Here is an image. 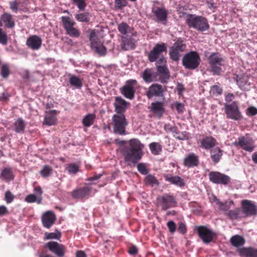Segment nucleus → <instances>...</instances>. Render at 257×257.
<instances>
[{"label":"nucleus","instance_id":"nucleus-26","mask_svg":"<svg viewBox=\"0 0 257 257\" xmlns=\"http://www.w3.org/2000/svg\"><path fill=\"white\" fill-rule=\"evenodd\" d=\"M200 147L205 150H210L217 144L216 140L211 136L205 137L200 141Z\"/></svg>","mask_w":257,"mask_h":257},{"label":"nucleus","instance_id":"nucleus-18","mask_svg":"<svg viewBox=\"0 0 257 257\" xmlns=\"http://www.w3.org/2000/svg\"><path fill=\"white\" fill-rule=\"evenodd\" d=\"M45 247L48 248L52 252L59 257L64 255L66 248L62 244L56 241H49L45 244Z\"/></svg>","mask_w":257,"mask_h":257},{"label":"nucleus","instance_id":"nucleus-45","mask_svg":"<svg viewBox=\"0 0 257 257\" xmlns=\"http://www.w3.org/2000/svg\"><path fill=\"white\" fill-rule=\"evenodd\" d=\"M11 74L10 66L7 64H3L1 68V75L3 78L7 79Z\"/></svg>","mask_w":257,"mask_h":257},{"label":"nucleus","instance_id":"nucleus-5","mask_svg":"<svg viewBox=\"0 0 257 257\" xmlns=\"http://www.w3.org/2000/svg\"><path fill=\"white\" fill-rule=\"evenodd\" d=\"M201 58L197 51H190L186 53L182 58V65L187 69L194 70L200 64Z\"/></svg>","mask_w":257,"mask_h":257},{"label":"nucleus","instance_id":"nucleus-20","mask_svg":"<svg viewBox=\"0 0 257 257\" xmlns=\"http://www.w3.org/2000/svg\"><path fill=\"white\" fill-rule=\"evenodd\" d=\"M130 104V102L126 101L120 96L115 97L113 103L115 114H124Z\"/></svg>","mask_w":257,"mask_h":257},{"label":"nucleus","instance_id":"nucleus-31","mask_svg":"<svg viewBox=\"0 0 257 257\" xmlns=\"http://www.w3.org/2000/svg\"><path fill=\"white\" fill-rule=\"evenodd\" d=\"M56 120V110H53L47 112V114L44 118V123L48 125H52L55 124Z\"/></svg>","mask_w":257,"mask_h":257},{"label":"nucleus","instance_id":"nucleus-2","mask_svg":"<svg viewBox=\"0 0 257 257\" xmlns=\"http://www.w3.org/2000/svg\"><path fill=\"white\" fill-rule=\"evenodd\" d=\"M186 23L190 28L201 32L205 31L209 28L207 20L202 16L188 14L186 16Z\"/></svg>","mask_w":257,"mask_h":257},{"label":"nucleus","instance_id":"nucleus-34","mask_svg":"<svg viewBox=\"0 0 257 257\" xmlns=\"http://www.w3.org/2000/svg\"><path fill=\"white\" fill-rule=\"evenodd\" d=\"M241 208L237 207L234 209L229 210L226 214L230 219L234 220L243 218Z\"/></svg>","mask_w":257,"mask_h":257},{"label":"nucleus","instance_id":"nucleus-51","mask_svg":"<svg viewBox=\"0 0 257 257\" xmlns=\"http://www.w3.org/2000/svg\"><path fill=\"white\" fill-rule=\"evenodd\" d=\"M72 2L75 4L80 11H84L87 5L85 0H72Z\"/></svg>","mask_w":257,"mask_h":257},{"label":"nucleus","instance_id":"nucleus-7","mask_svg":"<svg viewBox=\"0 0 257 257\" xmlns=\"http://www.w3.org/2000/svg\"><path fill=\"white\" fill-rule=\"evenodd\" d=\"M166 59L163 56H161L156 61V66L160 75V81L162 83H167L170 78L169 70L166 66Z\"/></svg>","mask_w":257,"mask_h":257},{"label":"nucleus","instance_id":"nucleus-21","mask_svg":"<svg viewBox=\"0 0 257 257\" xmlns=\"http://www.w3.org/2000/svg\"><path fill=\"white\" fill-rule=\"evenodd\" d=\"M91 191V188L90 187H80L72 191L71 195L73 199H82L88 196Z\"/></svg>","mask_w":257,"mask_h":257},{"label":"nucleus","instance_id":"nucleus-17","mask_svg":"<svg viewBox=\"0 0 257 257\" xmlns=\"http://www.w3.org/2000/svg\"><path fill=\"white\" fill-rule=\"evenodd\" d=\"M167 47L165 43H158L148 54V59L151 62H155L161 57L163 52H167Z\"/></svg>","mask_w":257,"mask_h":257},{"label":"nucleus","instance_id":"nucleus-43","mask_svg":"<svg viewBox=\"0 0 257 257\" xmlns=\"http://www.w3.org/2000/svg\"><path fill=\"white\" fill-rule=\"evenodd\" d=\"M91 48L100 56H104L106 54V48L101 42L97 43L95 46H93Z\"/></svg>","mask_w":257,"mask_h":257},{"label":"nucleus","instance_id":"nucleus-16","mask_svg":"<svg viewBox=\"0 0 257 257\" xmlns=\"http://www.w3.org/2000/svg\"><path fill=\"white\" fill-rule=\"evenodd\" d=\"M235 147H239L242 149L248 152H252L255 148L254 141L251 138L240 136L238 138V141L233 143Z\"/></svg>","mask_w":257,"mask_h":257},{"label":"nucleus","instance_id":"nucleus-53","mask_svg":"<svg viewBox=\"0 0 257 257\" xmlns=\"http://www.w3.org/2000/svg\"><path fill=\"white\" fill-rule=\"evenodd\" d=\"M67 171L69 174H76L79 170V167L77 165L71 163L67 167Z\"/></svg>","mask_w":257,"mask_h":257},{"label":"nucleus","instance_id":"nucleus-62","mask_svg":"<svg viewBox=\"0 0 257 257\" xmlns=\"http://www.w3.org/2000/svg\"><path fill=\"white\" fill-rule=\"evenodd\" d=\"M138 248L134 245H131L128 249V252L131 255H135L138 252Z\"/></svg>","mask_w":257,"mask_h":257},{"label":"nucleus","instance_id":"nucleus-4","mask_svg":"<svg viewBox=\"0 0 257 257\" xmlns=\"http://www.w3.org/2000/svg\"><path fill=\"white\" fill-rule=\"evenodd\" d=\"M187 45L185 41L182 38L177 39L170 48L169 55L170 59L175 62H178L183 53L186 51Z\"/></svg>","mask_w":257,"mask_h":257},{"label":"nucleus","instance_id":"nucleus-46","mask_svg":"<svg viewBox=\"0 0 257 257\" xmlns=\"http://www.w3.org/2000/svg\"><path fill=\"white\" fill-rule=\"evenodd\" d=\"M70 84L76 88H80L82 86V83L80 78L76 76H72L69 79Z\"/></svg>","mask_w":257,"mask_h":257},{"label":"nucleus","instance_id":"nucleus-30","mask_svg":"<svg viewBox=\"0 0 257 257\" xmlns=\"http://www.w3.org/2000/svg\"><path fill=\"white\" fill-rule=\"evenodd\" d=\"M223 155V151L219 147H214L210 150V158L214 163L219 162Z\"/></svg>","mask_w":257,"mask_h":257},{"label":"nucleus","instance_id":"nucleus-1","mask_svg":"<svg viewBox=\"0 0 257 257\" xmlns=\"http://www.w3.org/2000/svg\"><path fill=\"white\" fill-rule=\"evenodd\" d=\"M144 146L137 139H132L128 141V146L122 148L120 152L125 162L130 164H136L142 158Z\"/></svg>","mask_w":257,"mask_h":257},{"label":"nucleus","instance_id":"nucleus-54","mask_svg":"<svg viewBox=\"0 0 257 257\" xmlns=\"http://www.w3.org/2000/svg\"><path fill=\"white\" fill-rule=\"evenodd\" d=\"M210 91L213 95H219L222 94V89L219 86L214 85L211 87Z\"/></svg>","mask_w":257,"mask_h":257},{"label":"nucleus","instance_id":"nucleus-37","mask_svg":"<svg viewBox=\"0 0 257 257\" xmlns=\"http://www.w3.org/2000/svg\"><path fill=\"white\" fill-rule=\"evenodd\" d=\"M230 241L233 246L239 247L243 245L245 241L242 236L239 235H235L231 237Z\"/></svg>","mask_w":257,"mask_h":257},{"label":"nucleus","instance_id":"nucleus-8","mask_svg":"<svg viewBox=\"0 0 257 257\" xmlns=\"http://www.w3.org/2000/svg\"><path fill=\"white\" fill-rule=\"evenodd\" d=\"M157 205L160 207L162 210L166 211L167 209L177 206V202L175 197L173 195L165 194L158 197L157 199Z\"/></svg>","mask_w":257,"mask_h":257},{"label":"nucleus","instance_id":"nucleus-63","mask_svg":"<svg viewBox=\"0 0 257 257\" xmlns=\"http://www.w3.org/2000/svg\"><path fill=\"white\" fill-rule=\"evenodd\" d=\"M25 201L28 203H33L36 201V196L34 194L28 195L25 198Z\"/></svg>","mask_w":257,"mask_h":257},{"label":"nucleus","instance_id":"nucleus-41","mask_svg":"<svg viewBox=\"0 0 257 257\" xmlns=\"http://www.w3.org/2000/svg\"><path fill=\"white\" fill-rule=\"evenodd\" d=\"M149 148L154 155H158L162 152V146L159 143L153 142L150 144Z\"/></svg>","mask_w":257,"mask_h":257},{"label":"nucleus","instance_id":"nucleus-32","mask_svg":"<svg viewBox=\"0 0 257 257\" xmlns=\"http://www.w3.org/2000/svg\"><path fill=\"white\" fill-rule=\"evenodd\" d=\"M239 252L241 256L257 257V249L253 247H242L239 249Z\"/></svg>","mask_w":257,"mask_h":257},{"label":"nucleus","instance_id":"nucleus-39","mask_svg":"<svg viewBox=\"0 0 257 257\" xmlns=\"http://www.w3.org/2000/svg\"><path fill=\"white\" fill-rule=\"evenodd\" d=\"M95 118V114L89 113L83 117L82 123L84 126L89 127L94 123Z\"/></svg>","mask_w":257,"mask_h":257},{"label":"nucleus","instance_id":"nucleus-14","mask_svg":"<svg viewBox=\"0 0 257 257\" xmlns=\"http://www.w3.org/2000/svg\"><path fill=\"white\" fill-rule=\"evenodd\" d=\"M241 209L243 218L257 214V206L255 203L248 200H242L241 201Z\"/></svg>","mask_w":257,"mask_h":257},{"label":"nucleus","instance_id":"nucleus-33","mask_svg":"<svg viewBox=\"0 0 257 257\" xmlns=\"http://www.w3.org/2000/svg\"><path fill=\"white\" fill-rule=\"evenodd\" d=\"M213 200L215 202L216 204L218 206L219 209L223 211L228 210L230 208V206L234 204L232 200L226 201L224 202H221L215 196L214 197Z\"/></svg>","mask_w":257,"mask_h":257},{"label":"nucleus","instance_id":"nucleus-35","mask_svg":"<svg viewBox=\"0 0 257 257\" xmlns=\"http://www.w3.org/2000/svg\"><path fill=\"white\" fill-rule=\"evenodd\" d=\"M0 178H3L7 182L13 180L14 175L13 173L12 169L10 168H5L1 172Z\"/></svg>","mask_w":257,"mask_h":257},{"label":"nucleus","instance_id":"nucleus-3","mask_svg":"<svg viewBox=\"0 0 257 257\" xmlns=\"http://www.w3.org/2000/svg\"><path fill=\"white\" fill-rule=\"evenodd\" d=\"M113 132L115 134L126 135V127L128 122L124 114H114L112 116Z\"/></svg>","mask_w":257,"mask_h":257},{"label":"nucleus","instance_id":"nucleus-49","mask_svg":"<svg viewBox=\"0 0 257 257\" xmlns=\"http://www.w3.org/2000/svg\"><path fill=\"white\" fill-rule=\"evenodd\" d=\"M52 171L53 170L50 166L48 165H45L40 171V173L42 177L46 178L51 174L52 173Z\"/></svg>","mask_w":257,"mask_h":257},{"label":"nucleus","instance_id":"nucleus-58","mask_svg":"<svg viewBox=\"0 0 257 257\" xmlns=\"http://www.w3.org/2000/svg\"><path fill=\"white\" fill-rule=\"evenodd\" d=\"M14 196L10 191L6 192L5 199L7 203H11L14 200Z\"/></svg>","mask_w":257,"mask_h":257},{"label":"nucleus","instance_id":"nucleus-47","mask_svg":"<svg viewBox=\"0 0 257 257\" xmlns=\"http://www.w3.org/2000/svg\"><path fill=\"white\" fill-rule=\"evenodd\" d=\"M89 41L90 42L91 47L95 46L97 43L101 42L99 41L98 36L96 35L95 30L91 31L89 36Z\"/></svg>","mask_w":257,"mask_h":257},{"label":"nucleus","instance_id":"nucleus-27","mask_svg":"<svg viewBox=\"0 0 257 257\" xmlns=\"http://www.w3.org/2000/svg\"><path fill=\"white\" fill-rule=\"evenodd\" d=\"M135 39L132 38H128L125 36L122 37L121 43V49L123 50H128L135 48Z\"/></svg>","mask_w":257,"mask_h":257},{"label":"nucleus","instance_id":"nucleus-25","mask_svg":"<svg viewBox=\"0 0 257 257\" xmlns=\"http://www.w3.org/2000/svg\"><path fill=\"white\" fill-rule=\"evenodd\" d=\"M150 111L159 118H161L164 113L165 109L163 102L156 101L151 103Z\"/></svg>","mask_w":257,"mask_h":257},{"label":"nucleus","instance_id":"nucleus-40","mask_svg":"<svg viewBox=\"0 0 257 257\" xmlns=\"http://www.w3.org/2000/svg\"><path fill=\"white\" fill-rule=\"evenodd\" d=\"M25 126L26 124L21 118H18L14 123V130L17 133H23Z\"/></svg>","mask_w":257,"mask_h":257},{"label":"nucleus","instance_id":"nucleus-15","mask_svg":"<svg viewBox=\"0 0 257 257\" xmlns=\"http://www.w3.org/2000/svg\"><path fill=\"white\" fill-rule=\"evenodd\" d=\"M210 182L216 184L226 185L230 183L231 179L228 176L217 171H211L209 174Z\"/></svg>","mask_w":257,"mask_h":257},{"label":"nucleus","instance_id":"nucleus-12","mask_svg":"<svg viewBox=\"0 0 257 257\" xmlns=\"http://www.w3.org/2000/svg\"><path fill=\"white\" fill-rule=\"evenodd\" d=\"M137 84V81L136 80H127L125 84L120 89L121 93L126 98L134 99Z\"/></svg>","mask_w":257,"mask_h":257},{"label":"nucleus","instance_id":"nucleus-13","mask_svg":"<svg viewBox=\"0 0 257 257\" xmlns=\"http://www.w3.org/2000/svg\"><path fill=\"white\" fill-rule=\"evenodd\" d=\"M167 91V87L155 83L152 84L146 90L145 94L148 99L153 97H164V92Z\"/></svg>","mask_w":257,"mask_h":257},{"label":"nucleus","instance_id":"nucleus-48","mask_svg":"<svg viewBox=\"0 0 257 257\" xmlns=\"http://www.w3.org/2000/svg\"><path fill=\"white\" fill-rule=\"evenodd\" d=\"M22 4L20 2L16 0L11 1L9 2L10 8L14 13H17L19 10L21 9L20 8V6Z\"/></svg>","mask_w":257,"mask_h":257},{"label":"nucleus","instance_id":"nucleus-23","mask_svg":"<svg viewBox=\"0 0 257 257\" xmlns=\"http://www.w3.org/2000/svg\"><path fill=\"white\" fill-rule=\"evenodd\" d=\"M56 216L54 213L51 211H46L42 217V222L44 227L49 228L54 223Z\"/></svg>","mask_w":257,"mask_h":257},{"label":"nucleus","instance_id":"nucleus-57","mask_svg":"<svg viewBox=\"0 0 257 257\" xmlns=\"http://www.w3.org/2000/svg\"><path fill=\"white\" fill-rule=\"evenodd\" d=\"M173 105H174L175 107V108L177 111V112L178 113H182L184 112V105L183 103H182L180 102L177 101V102H175L173 104Z\"/></svg>","mask_w":257,"mask_h":257},{"label":"nucleus","instance_id":"nucleus-42","mask_svg":"<svg viewBox=\"0 0 257 257\" xmlns=\"http://www.w3.org/2000/svg\"><path fill=\"white\" fill-rule=\"evenodd\" d=\"M144 181L146 185L148 186H154L159 185V182L156 178L151 174L148 175L145 177Z\"/></svg>","mask_w":257,"mask_h":257},{"label":"nucleus","instance_id":"nucleus-59","mask_svg":"<svg viewBox=\"0 0 257 257\" xmlns=\"http://www.w3.org/2000/svg\"><path fill=\"white\" fill-rule=\"evenodd\" d=\"M246 115L248 116H254L257 114V108L254 106H250L246 110Z\"/></svg>","mask_w":257,"mask_h":257},{"label":"nucleus","instance_id":"nucleus-22","mask_svg":"<svg viewBox=\"0 0 257 257\" xmlns=\"http://www.w3.org/2000/svg\"><path fill=\"white\" fill-rule=\"evenodd\" d=\"M41 38L37 35L29 37L26 41L27 46L32 50H36L40 49L42 45Z\"/></svg>","mask_w":257,"mask_h":257},{"label":"nucleus","instance_id":"nucleus-9","mask_svg":"<svg viewBox=\"0 0 257 257\" xmlns=\"http://www.w3.org/2000/svg\"><path fill=\"white\" fill-rule=\"evenodd\" d=\"M224 111L228 118L239 120L242 118L241 112L236 101H233L229 104H225Z\"/></svg>","mask_w":257,"mask_h":257},{"label":"nucleus","instance_id":"nucleus-55","mask_svg":"<svg viewBox=\"0 0 257 257\" xmlns=\"http://www.w3.org/2000/svg\"><path fill=\"white\" fill-rule=\"evenodd\" d=\"M138 171L143 175H147L148 173V171L146 166L144 163H139L137 165Z\"/></svg>","mask_w":257,"mask_h":257},{"label":"nucleus","instance_id":"nucleus-52","mask_svg":"<svg viewBox=\"0 0 257 257\" xmlns=\"http://www.w3.org/2000/svg\"><path fill=\"white\" fill-rule=\"evenodd\" d=\"M174 138L179 140H188L190 138V134L186 131L180 132V134L174 135Z\"/></svg>","mask_w":257,"mask_h":257},{"label":"nucleus","instance_id":"nucleus-44","mask_svg":"<svg viewBox=\"0 0 257 257\" xmlns=\"http://www.w3.org/2000/svg\"><path fill=\"white\" fill-rule=\"evenodd\" d=\"M118 31L122 35H125L131 32V28L129 25L124 22H122L118 26Z\"/></svg>","mask_w":257,"mask_h":257},{"label":"nucleus","instance_id":"nucleus-56","mask_svg":"<svg viewBox=\"0 0 257 257\" xmlns=\"http://www.w3.org/2000/svg\"><path fill=\"white\" fill-rule=\"evenodd\" d=\"M167 226L169 229L170 232L172 234L174 233L176 230V225L175 223L172 220L168 221L167 223Z\"/></svg>","mask_w":257,"mask_h":257},{"label":"nucleus","instance_id":"nucleus-24","mask_svg":"<svg viewBox=\"0 0 257 257\" xmlns=\"http://www.w3.org/2000/svg\"><path fill=\"white\" fill-rule=\"evenodd\" d=\"M199 163V157L194 153L188 154L183 160L184 165L188 168L197 167Z\"/></svg>","mask_w":257,"mask_h":257},{"label":"nucleus","instance_id":"nucleus-64","mask_svg":"<svg viewBox=\"0 0 257 257\" xmlns=\"http://www.w3.org/2000/svg\"><path fill=\"white\" fill-rule=\"evenodd\" d=\"M8 214V208L4 205L0 206V216Z\"/></svg>","mask_w":257,"mask_h":257},{"label":"nucleus","instance_id":"nucleus-61","mask_svg":"<svg viewBox=\"0 0 257 257\" xmlns=\"http://www.w3.org/2000/svg\"><path fill=\"white\" fill-rule=\"evenodd\" d=\"M206 4L207 7L214 12L217 8V6L216 4L214 2L213 0H206Z\"/></svg>","mask_w":257,"mask_h":257},{"label":"nucleus","instance_id":"nucleus-11","mask_svg":"<svg viewBox=\"0 0 257 257\" xmlns=\"http://www.w3.org/2000/svg\"><path fill=\"white\" fill-rule=\"evenodd\" d=\"M209 63L213 75H219L221 73L220 66L223 61L222 58L219 53H214L210 55L208 58Z\"/></svg>","mask_w":257,"mask_h":257},{"label":"nucleus","instance_id":"nucleus-50","mask_svg":"<svg viewBox=\"0 0 257 257\" xmlns=\"http://www.w3.org/2000/svg\"><path fill=\"white\" fill-rule=\"evenodd\" d=\"M61 235L60 232H46L44 235V239H59Z\"/></svg>","mask_w":257,"mask_h":257},{"label":"nucleus","instance_id":"nucleus-19","mask_svg":"<svg viewBox=\"0 0 257 257\" xmlns=\"http://www.w3.org/2000/svg\"><path fill=\"white\" fill-rule=\"evenodd\" d=\"M152 13L156 18V22L166 25L167 22L168 12L164 7H156L152 9Z\"/></svg>","mask_w":257,"mask_h":257},{"label":"nucleus","instance_id":"nucleus-10","mask_svg":"<svg viewBox=\"0 0 257 257\" xmlns=\"http://www.w3.org/2000/svg\"><path fill=\"white\" fill-rule=\"evenodd\" d=\"M196 230L200 238L205 244H208L212 241L217 234L207 227L203 225L197 226Z\"/></svg>","mask_w":257,"mask_h":257},{"label":"nucleus","instance_id":"nucleus-29","mask_svg":"<svg viewBox=\"0 0 257 257\" xmlns=\"http://www.w3.org/2000/svg\"><path fill=\"white\" fill-rule=\"evenodd\" d=\"M142 77L146 83L153 82L156 77V73L152 68H146L142 73Z\"/></svg>","mask_w":257,"mask_h":257},{"label":"nucleus","instance_id":"nucleus-6","mask_svg":"<svg viewBox=\"0 0 257 257\" xmlns=\"http://www.w3.org/2000/svg\"><path fill=\"white\" fill-rule=\"evenodd\" d=\"M61 20L62 26L68 35L71 37L74 38L80 37L81 32L79 29L74 27L76 23L70 17L62 16Z\"/></svg>","mask_w":257,"mask_h":257},{"label":"nucleus","instance_id":"nucleus-36","mask_svg":"<svg viewBox=\"0 0 257 257\" xmlns=\"http://www.w3.org/2000/svg\"><path fill=\"white\" fill-rule=\"evenodd\" d=\"M165 180L171 182L173 184L177 185L179 186H183L184 185L183 180L179 176H172L169 175L165 176Z\"/></svg>","mask_w":257,"mask_h":257},{"label":"nucleus","instance_id":"nucleus-60","mask_svg":"<svg viewBox=\"0 0 257 257\" xmlns=\"http://www.w3.org/2000/svg\"><path fill=\"white\" fill-rule=\"evenodd\" d=\"M177 231L182 234H184L187 231L186 225L184 223L180 222L179 224Z\"/></svg>","mask_w":257,"mask_h":257},{"label":"nucleus","instance_id":"nucleus-28","mask_svg":"<svg viewBox=\"0 0 257 257\" xmlns=\"http://www.w3.org/2000/svg\"><path fill=\"white\" fill-rule=\"evenodd\" d=\"M1 22H3L6 28H13L15 26V21L13 19L12 15L8 13H4L1 16Z\"/></svg>","mask_w":257,"mask_h":257},{"label":"nucleus","instance_id":"nucleus-38","mask_svg":"<svg viewBox=\"0 0 257 257\" xmlns=\"http://www.w3.org/2000/svg\"><path fill=\"white\" fill-rule=\"evenodd\" d=\"M74 17L78 22L87 23L90 20L91 15L89 12H83L76 14Z\"/></svg>","mask_w":257,"mask_h":257}]
</instances>
